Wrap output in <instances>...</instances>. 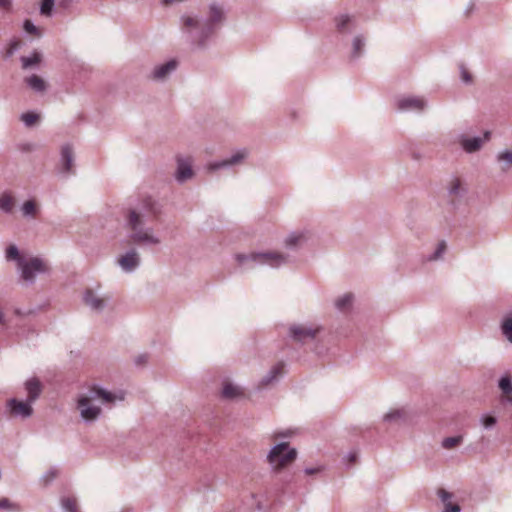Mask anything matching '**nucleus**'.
Returning a JSON list of instances; mask_svg holds the SVG:
<instances>
[{
  "mask_svg": "<svg viewBox=\"0 0 512 512\" xmlns=\"http://www.w3.org/2000/svg\"><path fill=\"white\" fill-rule=\"evenodd\" d=\"M93 400L100 399L102 403H113L116 399V396L99 387H92L87 393Z\"/></svg>",
  "mask_w": 512,
  "mask_h": 512,
  "instance_id": "5701e85b",
  "label": "nucleus"
},
{
  "mask_svg": "<svg viewBox=\"0 0 512 512\" xmlns=\"http://www.w3.org/2000/svg\"><path fill=\"white\" fill-rule=\"evenodd\" d=\"M321 471V468L320 467H316V468H306L304 470L305 474L307 475H313V474H316L318 472Z\"/></svg>",
  "mask_w": 512,
  "mask_h": 512,
  "instance_id": "09e8293b",
  "label": "nucleus"
},
{
  "mask_svg": "<svg viewBox=\"0 0 512 512\" xmlns=\"http://www.w3.org/2000/svg\"><path fill=\"white\" fill-rule=\"evenodd\" d=\"M289 435H290L289 431L276 434L277 437H288Z\"/></svg>",
  "mask_w": 512,
  "mask_h": 512,
  "instance_id": "13d9d810",
  "label": "nucleus"
},
{
  "mask_svg": "<svg viewBox=\"0 0 512 512\" xmlns=\"http://www.w3.org/2000/svg\"><path fill=\"white\" fill-rule=\"evenodd\" d=\"M32 403L33 402H30L28 399H26V401H20L16 398H12L7 401V408L13 417L26 419L33 414Z\"/></svg>",
  "mask_w": 512,
  "mask_h": 512,
  "instance_id": "9d476101",
  "label": "nucleus"
},
{
  "mask_svg": "<svg viewBox=\"0 0 512 512\" xmlns=\"http://www.w3.org/2000/svg\"><path fill=\"white\" fill-rule=\"evenodd\" d=\"M498 387L505 395L512 394V379L509 375L502 376L498 381Z\"/></svg>",
  "mask_w": 512,
  "mask_h": 512,
  "instance_id": "7c9ffc66",
  "label": "nucleus"
},
{
  "mask_svg": "<svg viewBox=\"0 0 512 512\" xmlns=\"http://www.w3.org/2000/svg\"><path fill=\"white\" fill-rule=\"evenodd\" d=\"M10 5V0H0V7L6 8Z\"/></svg>",
  "mask_w": 512,
  "mask_h": 512,
  "instance_id": "5fc2aeb1",
  "label": "nucleus"
},
{
  "mask_svg": "<svg viewBox=\"0 0 512 512\" xmlns=\"http://www.w3.org/2000/svg\"><path fill=\"white\" fill-rule=\"evenodd\" d=\"M16 200L11 191H4L0 194V211L5 214H12Z\"/></svg>",
  "mask_w": 512,
  "mask_h": 512,
  "instance_id": "412c9836",
  "label": "nucleus"
},
{
  "mask_svg": "<svg viewBox=\"0 0 512 512\" xmlns=\"http://www.w3.org/2000/svg\"><path fill=\"white\" fill-rule=\"evenodd\" d=\"M61 506L65 512H78L77 502L75 498L63 497L61 498Z\"/></svg>",
  "mask_w": 512,
  "mask_h": 512,
  "instance_id": "e433bc0d",
  "label": "nucleus"
},
{
  "mask_svg": "<svg viewBox=\"0 0 512 512\" xmlns=\"http://www.w3.org/2000/svg\"><path fill=\"white\" fill-rule=\"evenodd\" d=\"M352 301H353V295L350 293H347V294L340 296L335 301V306L338 310L344 311L351 306Z\"/></svg>",
  "mask_w": 512,
  "mask_h": 512,
  "instance_id": "c85d7f7f",
  "label": "nucleus"
},
{
  "mask_svg": "<svg viewBox=\"0 0 512 512\" xmlns=\"http://www.w3.org/2000/svg\"><path fill=\"white\" fill-rule=\"evenodd\" d=\"M177 169L175 179L179 183H184L193 176L192 160L190 157L177 156Z\"/></svg>",
  "mask_w": 512,
  "mask_h": 512,
  "instance_id": "ddd939ff",
  "label": "nucleus"
},
{
  "mask_svg": "<svg viewBox=\"0 0 512 512\" xmlns=\"http://www.w3.org/2000/svg\"><path fill=\"white\" fill-rule=\"evenodd\" d=\"M346 458L348 459V461L350 463H354L356 461L357 454L354 453V452H350V453L347 454Z\"/></svg>",
  "mask_w": 512,
  "mask_h": 512,
  "instance_id": "8fccbe9b",
  "label": "nucleus"
},
{
  "mask_svg": "<svg viewBox=\"0 0 512 512\" xmlns=\"http://www.w3.org/2000/svg\"><path fill=\"white\" fill-rule=\"evenodd\" d=\"M403 416L404 412L402 410H392L383 416V420L385 422H395L402 419Z\"/></svg>",
  "mask_w": 512,
  "mask_h": 512,
  "instance_id": "a19ab883",
  "label": "nucleus"
},
{
  "mask_svg": "<svg viewBox=\"0 0 512 512\" xmlns=\"http://www.w3.org/2000/svg\"><path fill=\"white\" fill-rule=\"evenodd\" d=\"M22 215L26 218H34L37 215L38 207L34 200L25 201L21 206Z\"/></svg>",
  "mask_w": 512,
  "mask_h": 512,
  "instance_id": "bb28decb",
  "label": "nucleus"
},
{
  "mask_svg": "<svg viewBox=\"0 0 512 512\" xmlns=\"http://www.w3.org/2000/svg\"><path fill=\"white\" fill-rule=\"evenodd\" d=\"M13 506L14 504H12L8 498L0 499V510L10 509Z\"/></svg>",
  "mask_w": 512,
  "mask_h": 512,
  "instance_id": "de8ad7c7",
  "label": "nucleus"
},
{
  "mask_svg": "<svg viewBox=\"0 0 512 512\" xmlns=\"http://www.w3.org/2000/svg\"><path fill=\"white\" fill-rule=\"evenodd\" d=\"M60 163L62 173H74V151L71 144L66 143L61 147Z\"/></svg>",
  "mask_w": 512,
  "mask_h": 512,
  "instance_id": "dca6fc26",
  "label": "nucleus"
},
{
  "mask_svg": "<svg viewBox=\"0 0 512 512\" xmlns=\"http://www.w3.org/2000/svg\"><path fill=\"white\" fill-rule=\"evenodd\" d=\"M307 240L305 232H291L284 240L285 247L294 249L302 245Z\"/></svg>",
  "mask_w": 512,
  "mask_h": 512,
  "instance_id": "393cba45",
  "label": "nucleus"
},
{
  "mask_svg": "<svg viewBox=\"0 0 512 512\" xmlns=\"http://www.w3.org/2000/svg\"><path fill=\"white\" fill-rule=\"evenodd\" d=\"M474 7H475V3H474V1H471L466 10V14H469L474 9Z\"/></svg>",
  "mask_w": 512,
  "mask_h": 512,
  "instance_id": "6e6d98bb",
  "label": "nucleus"
},
{
  "mask_svg": "<svg viewBox=\"0 0 512 512\" xmlns=\"http://www.w3.org/2000/svg\"><path fill=\"white\" fill-rule=\"evenodd\" d=\"M178 63L176 60L172 59L164 64H160L154 67L149 78L154 81H165L176 69Z\"/></svg>",
  "mask_w": 512,
  "mask_h": 512,
  "instance_id": "2eb2a0df",
  "label": "nucleus"
},
{
  "mask_svg": "<svg viewBox=\"0 0 512 512\" xmlns=\"http://www.w3.org/2000/svg\"><path fill=\"white\" fill-rule=\"evenodd\" d=\"M460 73L462 82L465 84H470L472 82V76L464 65L460 66Z\"/></svg>",
  "mask_w": 512,
  "mask_h": 512,
  "instance_id": "c03bdc74",
  "label": "nucleus"
},
{
  "mask_svg": "<svg viewBox=\"0 0 512 512\" xmlns=\"http://www.w3.org/2000/svg\"><path fill=\"white\" fill-rule=\"evenodd\" d=\"M55 0H42L40 4V14L45 17H51L53 15V8Z\"/></svg>",
  "mask_w": 512,
  "mask_h": 512,
  "instance_id": "c9c22d12",
  "label": "nucleus"
},
{
  "mask_svg": "<svg viewBox=\"0 0 512 512\" xmlns=\"http://www.w3.org/2000/svg\"><path fill=\"white\" fill-rule=\"evenodd\" d=\"M248 154L249 152L247 149H240L226 159L210 162L207 165V169L213 172L219 169H228L232 166L239 165L248 157Z\"/></svg>",
  "mask_w": 512,
  "mask_h": 512,
  "instance_id": "0eeeda50",
  "label": "nucleus"
},
{
  "mask_svg": "<svg viewBox=\"0 0 512 512\" xmlns=\"http://www.w3.org/2000/svg\"><path fill=\"white\" fill-rule=\"evenodd\" d=\"M235 260L245 269H252L259 265L278 268L289 263L290 256L279 252H252L249 254H236Z\"/></svg>",
  "mask_w": 512,
  "mask_h": 512,
  "instance_id": "7ed1b4c3",
  "label": "nucleus"
},
{
  "mask_svg": "<svg viewBox=\"0 0 512 512\" xmlns=\"http://www.w3.org/2000/svg\"><path fill=\"white\" fill-rule=\"evenodd\" d=\"M5 258L7 261H16L18 267L20 266L21 261L26 260L20 255L18 247L14 244L7 247L5 251Z\"/></svg>",
  "mask_w": 512,
  "mask_h": 512,
  "instance_id": "cd10ccee",
  "label": "nucleus"
},
{
  "mask_svg": "<svg viewBox=\"0 0 512 512\" xmlns=\"http://www.w3.org/2000/svg\"><path fill=\"white\" fill-rule=\"evenodd\" d=\"M25 389L27 391V399L30 402H35L42 392V385L37 378L33 377L25 382Z\"/></svg>",
  "mask_w": 512,
  "mask_h": 512,
  "instance_id": "a211bd4d",
  "label": "nucleus"
},
{
  "mask_svg": "<svg viewBox=\"0 0 512 512\" xmlns=\"http://www.w3.org/2000/svg\"><path fill=\"white\" fill-rule=\"evenodd\" d=\"M446 189H447L448 196L452 200H460L468 192V188H467L465 182L461 178H459L458 176H455V175L451 176L448 179V181L446 183Z\"/></svg>",
  "mask_w": 512,
  "mask_h": 512,
  "instance_id": "f8f14e48",
  "label": "nucleus"
},
{
  "mask_svg": "<svg viewBox=\"0 0 512 512\" xmlns=\"http://www.w3.org/2000/svg\"><path fill=\"white\" fill-rule=\"evenodd\" d=\"M20 119L25 124V126L31 127L39 120V115L34 112H26L20 116Z\"/></svg>",
  "mask_w": 512,
  "mask_h": 512,
  "instance_id": "58836bf2",
  "label": "nucleus"
},
{
  "mask_svg": "<svg viewBox=\"0 0 512 512\" xmlns=\"http://www.w3.org/2000/svg\"><path fill=\"white\" fill-rule=\"evenodd\" d=\"M58 475L59 470L56 467H51L47 472H45L42 475L40 481L43 483L44 486H47L50 483H52L57 478Z\"/></svg>",
  "mask_w": 512,
  "mask_h": 512,
  "instance_id": "f704fd0d",
  "label": "nucleus"
},
{
  "mask_svg": "<svg viewBox=\"0 0 512 512\" xmlns=\"http://www.w3.org/2000/svg\"><path fill=\"white\" fill-rule=\"evenodd\" d=\"M502 333L512 343V316L506 317L501 325Z\"/></svg>",
  "mask_w": 512,
  "mask_h": 512,
  "instance_id": "4c0bfd02",
  "label": "nucleus"
},
{
  "mask_svg": "<svg viewBox=\"0 0 512 512\" xmlns=\"http://www.w3.org/2000/svg\"><path fill=\"white\" fill-rule=\"evenodd\" d=\"M117 263L124 272L131 273L140 266L141 258L136 249H131L118 258Z\"/></svg>",
  "mask_w": 512,
  "mask_h": 512,
  "instance_id": "4468645a",
  "label": "nucleus"
},
{
  "mask_svg": "<svg viewBox=\"0 0 512 512\" xmlns=\"http://www.w3.org/2000/svg\"><path fill=\"white\" fill-rule=\"evenodd\" d=\"M284 373V363L280 362L274 365L260 381V386H268L277 381Z\"/></svg>",
  "mask_w": 512,
  "mask_h": 512,
  "instance_id": "aec40b11",
  "label": "nucleus"
},
{
  "mask_svg": "<svg viewBox=\"0 0 512 512\" xmlns=\"http://www.w3.org/2000/svg\"><path fill=\"white\" fill-rule=\"evenodd\" d=\"M20 272V278L26 284H33L38 274H44L48 272L46 263L39 257H32L20 262L18 267Z\"/></svg>",
  "mask_w": 512,
  "mask_h": 512,
  "instance_id": "39448f33",
  "label": "nucleus"
},
{
  "mask_svg": "<svg viewBox=\"0 0 512 512\" xmlns=\"http://www.w3.org/2000/svg\"><path fill=\"white\" fill-rule=\"evenodd\" d=\"M24 82L35 93H44L48 87L47 82L36 74L26 77Z\"/></svg>",
  "mask_w": 512,
  "mask_h": 512,
  "instance_id": "4be33fe9",
  "label": "nucleus"
},
{
  "mask_svg": "<svg viewBox=\"0 0 512 512\" xmlns=\"http://www.w3.org/2000/svg\"><path fill=\"white\" fill-rule=\"evenodd\" d=\"M4 321H5L4 313L2 311H0V324H3Z\"/></svg>",
  "mask_w": 512,
  "mask_h": 512,
  "instance_id": "bf43d9fd",
  "label": "nucleus"
},
{
  "mask_svg": "<svg viewBox=\"0 0 512 512\" xmlns=\"http://www.w3.org/2000/svg\"><path fill=\"white\" fill-rule=\"evenodd\" d=\"M111 300L109 295L100 296L92 289H86L83 294V302L92 311L101 313Z\"/></svg>",
  "mask_w": 512,
  "mask_h": 512,
  "instance_id": "1a4fd4ad",
  "label": "nucleus"
},
{
  "mask_svg": "<svg viewBox=\"0 0 512 512\" xmlns=\"http://www.w3.org/2000/svg\"><path fill=\"white\" fill-rule=\"evenodd\" d=\"M92 401L93 399L88 394L80 395L77 400L80 416L86 423L96 421L102 412L99 406L92 404Z\"/></svg>",
  "mask_w": 512,
  "mask_h": 512,
  "instance_id": "423d86ee",
  "label": "nucleus"
},
{
  "mask_svg": "<svg viewBox=\"0 0 512 512\" xmlns=\"http://www.w3.org/2000/svg\"><path fill=\"white\" fill-rule=\"evenodd\" d=\"M20 42L18 40H13L10 42L8 49L6 50L5 57L10 58L19 48Z\"/></svg>",
  "mask_w": 512,
  "mask_h": 512,
  "instance_id": "37998d69",
  "label": "nucleus"
},
{
  "mask_svg": "<svg viewBox=\"0 0 512 512\" xmlns=\"http://www.w3.org/2000/svg\"><path fill=\"white\" fill-rule=\"evenodd\" d=\"M443 512H460L461 508L458 504H452L451 502H447Z\"/></svg>",
  "mask_w": 512,
  "mask_h": 512,
  "instance_id": "49530a36",
  "label": "nucleus"
},
{
  "mask_svg": "<svg viewBox=\"0 0 512 512\" xmlns=\"http://www.w3.org/2000/svg\"><path fill=\"white\" fill-rule=\"evenodd\" d=\"M480 424L485 428V429H492L496 423H497V418L490 415V414H483L481 417H480Z\"/></svg>",
  "mask_w": 512,
  "mask_h": 512,
  "instance_id": "ea45409f",
  "label": "nucleus"
},
{
  "mask_svg": "<svg viewBox=\"0 0 512 512\" xmlns=\"http://www.w3.org/2000/svg\"><path fill=\"white\" fill-rule=\"evenodd\" d=\"M72 0H60L59 5L62 7H68Z\"/></svg>",
  "mask_w": 512,
  "mask_h": 512,
  "instance_id": "864d4df0",
  "label": "nucleus"
},
{
  "mask_svg": "<svg viewBox=\"0 0 512 512\" xmlns=\"http://www.w3.org/2000/svg\"><path fill=\"white\" fill-rule=\"evenodd\" d=\"M225 20L223 7L218 3H211L206 19H197L189 15L181 16L182 29L188 34L191 42L197 48L206 47L208 39L215 33Z\"/></svg>",
  "mask_w": 512,
  "mask_h": 512,
  "instance_id": "f03ea898",
  "label": "nucleus"
},
{
  "mask_svg": "<svg viewBox=\"0 0 512 512\" xmlns=\"http://www.w3.org/2000/svg\"><path fill=\"white\" fill-rule=\"evenodd\" d=\"M160 212V205L151 197L143 199L137 207L130 209L127 215L130 240L136 244L158 245L159 237L154 234L153 228L145 225L153 221Z\"/></svg>",
  "mask_w": 512,
  "mask_h": 512,
  "instance_id": "f257e3e1",
  "label": "nucleus"
},
{
  "mask_svg": "<svg viewBox=\"0 0 512 512\" xmlns=\"http://www.w3.org/2000/svg\"><path fill=\"white\" fill-rule=\"evenodd\" d=\"M490 136H491L490 131H486V132H484V135H483V138H482V139H483V143H484L485 141H488V140L490 139Z\"/></svg>",
  "mask_w": 512,
  "mask_h": 512,
  "instance_id": "4d7b16f0",
  "label": "nucleus"
},
{
  "mask_svg": "<svg viewBox=\"0 0 512 512\" xmlns=\"http://www.w3.org/2000/svg\"><path fill=\"white\" fill-rule=\"evenodd\" d=\"M503 403L507 402V403H510L512 405V393L510 395H505L502 400H501Z\"/></svg>",
  "mask_w": 512,
  "mask_h": 512,
  "instance_id": "603ef678",
  "label": "nucleus"
},
{
  "mask_svg": "<svg viewBox=\"0 0 512 512\" xmlns=\"http://www.w3.org/2000/svg\"><path fill=\"white\" fill-rule=\"evenodd\" d=\"M23 69H27L33 65H37L41 62V55L37 51H34L29 57H21Z\"/></svg>",
  "mask_w": 512,
  "mask_h": 512,
  "instance_id": "c756f323",
  "label": "nucleus"
},
{
  "mask_svg": "<svg viewBox=\"0 0 512 512\" xmlns=\"http://www.w3.org/2000/svg\"><path fill=\"white\" fill-rule=\"evenodd\" d=\"M241 394V391L238 386H235L231 383H226L222 390V395L224 398L233 399Z\"/></svg>",
  "mask_w": 512,
  "mask_h": 512,
  "instance_id": "2f4dec72",
  "label": "nucleus"
},
{
  "mask_svg": "<svg viewBox=\"0 0 512 512\" xmlns=\"http://www.w3.org/2000/svg\"><path fill=\"white\" fill-rule=\"evenodd\" d=\"M459 142L463 150L467 153L477 152L483 146V139L481 137L468 138L461 136Z\"/></svg>",
  "mask_w": 512,
  "mask_h": 512,
  "instance_id": "6ab92c4d",
  "label": "nucleus"
},
{
  "mask_svg": "<svg viewBox=\"0 0 512 512\" xmlns=\"http://www.w3.org/2000/svg\"><path fill=\"white\" fill-rule=\"evenodd\" d=\"M297 458V450L290 448L287 442H281L274 445L268 455L267 460L274 473H280L283 469L293 463Z\"/></svg>",
  "mask_w": 512,
  "mask_h": 512,
  "instance_id": "20e7f679",
  "label": "nucleus"
},
{
  "mask_svg": "<svg viewBox=\"0 0 512 512\" xmlns=\"http://www.w3.org/2000/svg\"><path fill=\"white\" fill-rule=\"evenodd\" d=\"M24 29L27 33L34 34L36 36H40V32H39L38 28L30 20H25Z\"/></svg>",
  "mask_w": 512,
  "mask_h": 512,
  "instance_id": "79ce46f5",
  "label": "nucleus"
},
{
  "mask_svg": "<svg viewBox=\"0 0 512 512\" xmlns=\"http://www.w3.org/2000/svg\"><path fill=\"white\" fill-rule=\"evenodd\" d=\"M496 161L502 172H508L512 167V150L504 149L497 153Z\"/></svg>",
  "mask_w": 512,
  "mask_h": 512,
  "instance_id": "b1692460",
  "label": "nucleus"
},
{
  "mask_svg": "<svg viewBox=\"0 0 512 512\" xmlns=\"http://www.w3.org/2000/svg\"><path fill=\"white\" fill-rule=\"evenodd\" d=\"M397 109L400 111H423L427 103L425 99L416 96L400 97L396 101Z\"/></svg>",
  "mask_w": 512,
  "mask_h": 512,
  "instance_id": "9b49d317",
  "label": "nucleus"
},
{
  "mask_svg": "<svg viewBox=\"0 0 512 512\" xmlns=\"http://www.w3.org/2000/svg\"><path fill=\"white\" fill-rule=\"evenodd\" d=\"M335 28L340 34H350L355 28V17L350 14H339L334 17Z\"/></svg>",
  "mask_w": 512,
  "mask_h": 512,
  "instance_id": "f3484780",
  "label": "nucleus"
},
{
  "mask_svg": "<svg viewBox=\"0 0 512 512\" xmlns=\"http://www.w3.org/2000/svg\"><path fill=\"white\" fill-rule=\"evenodd\" d=\"M365 47V38L363 35H356L352 40L351 59H358L362 56Z\"/></svg>",
  "mask_w": 512,
  "mask_h": 512,
  "instance_id": "a878e982",
  "label": "nucleus"
},
{
  "mask_svg": "<svg viewBox=\"0 0 512 512\" xmlns=\"http://www.w3.org/2000/svg\"><path fill=\"white\" fill-rule=\"evenodd\" d=\"M463 442V436L458 435L454 437H447L442 440V447L444 449L450 450Z\"/></svg>",
  "mask_w": 512,
  "mask_h": 512,
  "instance_id": "72a5a7b5",
  "label": "nucleus"
},
{
  "mask_svg": "<svg viewBox=\"0 0 512 512\" xmlns=\"http://www.w3.org/2000/svg\"><path fill=\"white\" fill-rule=\"evenodd\" d=\"M438 496L441 501L446 504L447 502H450L449 500L451 499L452 494L444 489H439Z\"/></svg>",
  "mask_w": 512,
  "mask_h": 512,
  "instance_id": "a18cd8bd",
  "label": "nucleus"
},
{
  "mask_svg": "<svg viewBox=\"0 0 512 512\" xmlns=\"http://www.w3.org/2000/svg\"><path fill=\"white\" fill-rule=\"evenodd\" d=\"M319 331L320 327L293 324L289 327V336L296 342L305 343L315 339Z\"/></svg>",
  "mask_w": 512,
  "mask_h": 512,
  "instance_id": "6e6552de",
  "label": "nucleus"
},
{
  "mask_svg": "<svg viewBox=\"0 0 512 512\" xmlns=\"http://www.w3.org/2000/svg\"><path fill=\"white\" fill-rule=\"evenodd\" d=\"M290 480H291L290 478L281 479V481H282L283 483H288V482H290Z\"/></svg>",
  "mask_w": 512,
  "mask_h": 512,
  "instance_id": "052dcab7",
  "label": "nucleus"
},
{
  "mask_svg": "<svg viewBox=\"0 0 512 512\" xmlns=\"http://www.w3.org/2000/svg\"><path fill=\"white\" fill-rule=\"evenodd\" d=\"M146 362V355H140L135 359L136 364H142Z\"/></svg>",
  "mask_w": 512,
  "mask_h": 512,
  "instance_id": "3c124183",
  "label": "nucleus"
},
{
  "mask_svg": "<svg viewBox=\"0 0 512 512\" xmlns=\"http://www.w3.org/2000/svg\"><path fill=\"white\" fill-rule=\"evenodd\" d=\"M446 248H447L446 242L444 240L440 241L437 244L435 251L427 257V260L428 261H437V260L441 259L444 255V253L446 252Z\"/></svg>",
  "mask_w": 512,
  "mask_h": 512,
  "instance_id": "473e14b6",
  "label": "nucleus"
}]
</instances>
